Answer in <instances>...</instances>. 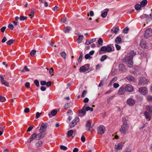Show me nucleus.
Masks as SVG:
<instances>
[{"instance_id":"obj_1","label":"nucleus","mask_w":152,"mask_h":152,"mask_svg":"<svg viewBox=\"0 0 152 152\" xmlns=\"http://www.w3.org/2000/svg\"><path fill=\"white\" fill-rule=\"evenodd\" d=\"M47 126V124L42 123L39 131V133L37 134L35 133L33 134L28 139L27 142H30L34 140H39L44 137L46 134L45 132Z\"/></svg>"},{"instance_id":"obj_3","label":"nucleus","mask_w":152,"mask_h":152,"mask_svg":"<svg viewBox=\"0 0 152 152\" xmlns=\"http://www.w3.org/2000/svg\"><path fill=\"white\" fill-rule=\"evenodd\" d=\"M129 128V125L127 121H124L123 120V124L120 129V131L122 133L126 134Z\"/></svg>"},{"instance_id":"obj_49","label":"nucleus","mask_w":152,"mask_h":152,"mask_svg":"<svg viewBox=\"0 0 152 152\" xmlns=\"http://www.w3.org/2000/svg\"><path fill=\"white\" fill-rule=\"evenodd\" d=\"M117 77H114L112 80L111 81L110 83V84H111L113 83L116 81Z\"/></svg>"},{"instance_id":"obj_26","label":"nucleus","mask_w":152,"mask_h":152,"mask_svg":"<svg viewBox=\"0 0 152 152\" xmlns=\"http://www.w3.org/2000/svg\"><path fill=\"white\" fill-rule=\"evenodd\" d=\"M83 35H80L78 36V42L79 43H80L81 42L82 40H83Z\"/></svg>"},{"instance_id":"obj_22","label":"nucleus","mask_w":152,"mask_h":152,"mask_svg":"<svg viewBox=\"0 0 152 152\" xmlns=\"http://www.w3.org/2000/svg\"><path fill=\"white\" fill-rule=\"evenodd\" d=\"M119 30V28L118 27H115L113 28L111 30V31L113 33H114L115 34H116L118 32Z\"/></svg>"},{"instance_id":"obj_45","label":"nucleus","mask_w":152,"mask_h":152,"mask_svg":"<svg viewBox=\"0 0 152 152\" xmlns=\"http://www.w3.org/2000/svg\"><path fill=\"white\" fill-rule=\"evenodd\" d=\"M129 30V28L127 27H126L123 30V32L125 34H126L127 33L128 31Z\"/></svg>"},{"instance_id":"obj_29","label":"nucleus","mask_w":152,"mask_h":152,"mask_svg":"<svg viewBox=\"0 0 152 152\" xmlns=\"http://www.w3.org/2000/svg\"><path fill=\"white\" fill-rule=\"evenodd\" d=\"M73 133V131L72 130H70L67 132V136L70 137L72 136Z\"/></svg>"},{"instance_id":"obj_42","label":"nucleus","mask_w":152,"mask_h":152,"mask_svg":"<svg viewBox=\"0 0 152 152\" xmlns=\"http://www.w3.org/2000/svg\"><path fill=\"white\" fill-rule=\"evenodd\" d=\"M29 70V69L27 68V67L25 66L24 67L23 69L21 70V72H24L25 71H28Z\"/></svg>"},{"instance_id":"obj_27","label":"nucleus","mask_w":152,"mask_h":152,"mask_svg":"<svg viewBox=\"0 0 152 152\" xmlns=\"http://www.w3.org/2000/svg\"><path fill=\"white\" fill-rule=\"evenodd\" d=\"M71 29V28L70 27L66 26L64 29V31L65 33H69Z\"/></svg>"},{"instance_id":"obj_13","label":"nucleus","mask_w":152,"mask_h":152,"mask_svg":"<svg viewBox=\"0 0 152 152\" xmlns=\"http://www.w3.org/2000/svg\"><path fill=\"white\" fill-rule=\"evenodd\" d=\"M86 130L90 132L91 131V129L92 128L91 123L89 121H87L86 122Z\"/></svg>"},{"instance_id":"obj_7","label":"nucleus","mask_w":152,"mask_h":152,"mask_svg":"<svg viewBox=\"0 0 152 152\" xmlns=\"http://www.w3.org/2000/svg\"><path fill=\"white\" fill-rule=\"evenodd\" d=\"M124 87L126 91L128 92H131L133 91V87L130 84L126 85Z\"/></svg>"},{"instance_id":"obj_11","label":"nucleus","mask_w":152,"mask_h":152,"mask_svg":"<svg viewBox=\"0 0 152 152\" xmlns=\"http://www.w3.org/2000/svg\"><path fill=\"white\" fill-rule=\"evenodd\" d=\"M78 118L76 117L70 123L69 126L71 128L74 127L77 124V122L78 120Z\"/></svg>"},{"instance_id":"obj_43","label":"nucleus","mask_w":152,"mask_h":152,"mask_svg":"<svg viewBox=\"0 0 152 152\" xmlns=\"http://www.w3.org/2000/svg\"><path fill=\"white\" fill-rule=\"evenodd\" d=\"M36 53V51L35 50H33L30 52V54L31 56H33L35 55Z\"/></svg>"},{"instance_id":"obj_34","label":"nucleus","mask_w":152,"mask_h":152,"mask_svg":"<svg viewBox=\"0 0 152 152\" xmlns=\"http://www.w3.org/2000/svg\"><path fill=\"white\" fill-rule=\"evenodd\" d=\"M141 7L142 6L141 5H140L139 4H137L135 6V8L136 10H139L140 9Z\"/></svg>"},{"instance_id":"obj_23","label":"nucleus","mask_w":152,"mask_h":152,"mask_svg":"<svg viewBox=\"0 0 152 152\" xmlns=\"http://www.w3.org/2000/svg\"><path fill=\"white\" fill-rule=\"evenodd\" d=\"M127 79L130 82H134L135 78L134 77L132 76H129L127 77Z\"/></svg>"},{"instance_id":"obj_55","label":"nucleus","mask_w":152,"mask_h":152,"mask_svg":"<svg viewBox=\"0 0 152 152\" xmlns=\"http://www.w3.org/2000/svg\"><path fill=\"white\" fill-rule=\"evenodd\" d=\"M114 96H112L107 99V101L108 103L110 101L112 100L113 98L114 97Z\"/></svg>"},{"instance_id":"obj_30","label":"nucleus","mask_w":152,"mask_h":152,"mask_svg":"<svg viewBox=\"0 0 152 152\" xmlns=\"http://www.w3.org/2000/svg\"><path fill=\"white\" fill-rule=\"evenodd\" d=\"M147 110L149 112H150V114H152V107L150 106H148L147 107Z\"/></svg>"},{"instance_id":"obj_60","label":"nucleus","mask_w":152,"mask_h":152,"mask_svg":"<svg viewBox=\"0 0 152 152\" xmlns=\"http://www.w3.org/2000/svg\"><path fill=\"white\" fill-rule=\"evenodd\" d=\"M119 85L118 84L115 83H114L113 84L114 87L115 88H117L119 87Z\"/></svg>"},{"instance_id":"obj_17","label":"nucleus","mask_w":152,"mask_h":152,"mask_svg":"<svg viewBox=\"0 0 152 152\" xmlns=\"http://www.w3.org/2000/svg\"><path fill=\"white\" fill-rule=\"evenodd\" d=\"M126 91L124 86H123L122 87L119 88L118 93V94L119 95L123 94L125 93Z\"/></svg>"},{"instance_id":"obj_36","label":"nucleus","mask_w":152,"mask_h":152,"mask_svg":"<svg viewBox=\"0 0 152 152\" xmlns=\"http://www.w3.org/2000/svg\"><path fill=\"white\" fill-rule=\"evenodd\" d=\"M6 101V99L5 97L0 96V102H4Z\"/></svg>"},{"instance_id":"obj_10","label":"nucleus","mask_w":152,"mask_h":152,"mask_svg":"<svg viewBox=\"0 0 152 152\" xmlns=\"http://www.w3.org/2000/svg\"><path fill=\"white\" fill-rule=\"evenodd\" d=\"M98 132L100 134H104L105 131V128L103 126H100L97 129Z\"/></svg>"},{"instance_id":"obj_2","label":"nucleus","mask_w":152,"mask_h":152,"mask_svg":"<svg viewBox=\"0 0 152 152\" xmlns=\"http://www.w3.org/2000/svg\"><path fill=\"white\" fill-rule=\"evenodd\" d=\"M136 55V53L134 51L132 50L125 57V60L126 63L129 67H132L133 62L132 59L133 56Z\"/></svg>"},{"instance_id":"obj_33","label":"nucleus","mask_w":152,"mask_h":152,"mask_svg":"<svg viewBox=\"0 0 152 152\" xmlns=\"http://www.w3.org/2000/svg\"><path fill=\"white\" fill-rule=\"evenodd\" d=\"M83 57V53H82L80 54V55L79 57V58L78 59V61L79 63H80L81 62V61L82 60V58Z\"/></svg>"},{"instance_id":"obj_50","label":"nucleus","mask_w":152,"mask_h":152,"mask_svg":"<svg viewBox=\"0 0 152 152\" xmlns=\"http://www.w3.org/2000/svg\"><path fill=\"white\" fill-rule=\"evenodd\" d=\"M87 93V91H86L84 90L82 93V97L83 98L85 97L86 95V94Z\"/></svg>"},{"instance_id":"obj_31","label":"nucleus","mask_w":152,"mask_h":152,"mask_svg":"<svg viewBox=\"0 0 152 152\" xmlns=\"http://www.w3.org/2000/svg\"><path fill=\"white\" fill-rule=\"evenodd\" d=\"M5 126H2L0 127V136L1 135L4 131Z\"/></svg>"},{"instance_id":"obj_41","label":"nucleus","mask_w":152,"mask_h":152,"mask_svg":"<svg viewBox=\"0 0 152 152\" xmlns=\"http://www.w3.org/2000/svg\"><path fill=\"white\" fill-rule=\"evenodd\" d=\"M147 99L148 101L152 103V96H147Z\"/></svg>"},{"instance_id":"obj_37","label":"nucleus","mask_w":152,"mask_h":152,"mask_svg":"<svg viewBox=\"0 0 152 152\" xmlns=\"http://www.w3.org/2000/svg\"><path fill=\"white\" fill-rule=\"evenodd\" d=\"M14 40L12 39H10L7 41L6 42L7 45H11L13 43Z\"/></svg>"},{"instance_id":"obj_19","label":"nucleus","mask_w":152,"mask_h":152,"mask_svg":"<svg viewBox=\"0 0 152 152\" xmlns=\"http://www.w3.org/2000/svg\"><path fill=\"white\" fill-rule=\"evenodd\" d=\"M123 147V145L121 143H119L117 145H115V149L116 151L121 149Z\"/></svg>"},{"instance_id":"obj_20","label":"nucleus","mask_w":152,"mask_h":152,"mask_svg":"<svg viewBox=\"0 0 152 152\" xmlns=\"http://www.w3.org/2000/svg\"><path fill=\"white\" fill-rule=\"evenodd\" d=\"M119 70L123 72H125L126 71V68L124 65L122 64H119Z\"/></svg>"},{"instance_id":"obj_48","label":"nucleus","mask_w":152,"mask_h":152,"mask_svg":"<svg viewBox=\"0 0 152 152\" xmlns=\"http://www.w3.org/2000/svg\"><path fill=\"white\" fill-rule=\"evenodd\" d=\"M61 56L63 58H66V53L64 52H62L61 53Z\"/></svg>"},{"instance_id":"obj_57","label":"nucleus","mask_w":152,"mask_h":152,"mask_svg":"<svg viewBox=\"0 0 152 152\" xmlns=\"http://www.w3.org/2000/svg\"><path fill=\"white\" fill-rule=\"evenodd\" d=\"M33 126H30L28 128V129L27 132H29L31 131V130L33 129Z\"/></svg>"},{"instance_id":"obj_53","label":"nucleus","mask_w":152,"mask_h":152,"mask_svg":"<svg viewBox=\"0 0 152 152\" xmlns=\"http://www.w3.org/2000/svg\"><path fill=\"white\" fill-rule=\"evenodd\" d=\"M49 73L51 75H53L54 73V71L53 69L52 68H51L49 70Z\"/></svg>"},{"instance_id":"obj_54","label":"nucleus","mask_w":152,"mask_h":152,"mask_svg":"<svg viewBox=\"0 0 152 152\" xmlns=\"http://www.w3.org/2000/svg\"><path fill=\"white\" fill-rule=\"evenodd\" d=\"M41 114V113L38 112H37L36 113L35 118L36 119L38 118L39 117Z\"/></svg>"},{"instance_id":"obj_52","label":"nucleus","mask_w":152,"mask_h":152,"mask_svg":"<svg viewBox=\"0 0 152 152\" xmlns=\"http://www.w3.org/2000/svg\"><path fill=\"white\" fill-rule=\"evenodd\" d=\"M85 57L86 59H88V58H92V57H91L90 55L88 54H86L85 56Z\"/></svg>"},{"instance_id":"obj_47","label":"nucleus","mask_w":152,"mask_h":152,"mask_svg":"<svg viewBox=\"0 0 152 152\" xmlns=\"http://www.w3.org/2000/svg\"><path fill=\"white\" fill-rule=\"evenodd\" d=\"M29 16L31 17V18L34 16V12L33 9H31V12Z\"/></svg>"},{"instance_id":"obj_4","label":"nucleus","mask_w":152,"mask_h":152,"mask_svg":"<svg viewBox=\"0 0 152 152\" xmlns=\"http://www.w3.org/2000/svg\"><path fill=\"white\" fill-rule=\"evenodd\" d=\"M112 48L110 45H107L106 46H103L100 50L103 51H106L107 52H110L112 51Z\"/></svg>"},{"instance_id":"obj_18","label":"nucleus","mask_w":152,"mask_h":152,"mask_svg":"<svg viewBox=\"0 0 152 152\" xmlns=\"http://www.w3.org/2000/svg\"><path fill=\"white\" fill-rule=\"evenodd\" d=\"M144 115L145 116V118L148 120L149 121L151 118H152V114L151 113L150 114V113L147 112L145 111L144 113Z\"/></svg>"},{"instance_id":"obj_16","label":"nucleus","mask_w":152,"mask_h":152,"mask_svg":"<svg viewBox=\"0 0 152 152\" xmlns=\"http://www.w3.org/2000/svg\"><path fill=\"white\" fill-rule=\"evenodd\" d=\"M0 80H1V83L6 86H8L9 85L8 83L6 81L4 80V78L3 75H0Z\"/></svg>"},{"instance_id":"obj_39","label":"nucleus","mask_w":152,"mask_h":152,"mask_svg":"<svg viewBox=\"0 0 152 152\" xmlns=\"http://www.w3.org/2000/svg\"><path fill=\"white\" fill-rule=\"evenodd\" d=\"M34 83L37 87H38L39 86V82L37 80H35L34 81Z\"/></svg>"},{"instance_id":"obj_51","label":"nucleus","mask_w":152,"mask_h":152,"mask_svg":"<svg viewBox=\"0 0 152 152\" xmlns=\"http://www.w3.org/2000/svg\"><path fill=\"white\" fill-rule=\"evenodd\" d=\"M70 107V104L69 103H67L66 104H65L64 106V108L66 109H67L68 108H69Z\"/></svg>"},{"instance_id":"obj_8","label":"nucleus","mask_w":152,"mask_h":152,"mask_svg":"<svg viewBox=\"0 0 152 152\" xmlns=\"http://www.w3.org/2000/svg\"><path fill=\"white\" fill-rule=\"evenodd\" d=\"M89 66V64H86L81 66L79 69L80 72H84L87 71Z\"/></svg>"},{"instance_id":"obj_40","label":"nucleus","mask_w":152,"mask_h":152,"mask_svg":"<svg viewBox=\"0 0 152 152\" xmlns=\"http://www.w3.org/2000/svg\"><path fill=\"white\" fill-rule=\"evenodd\" d=\"M57 111L56 110H53L51 112V114L53 116H54L56 114Z\"/></svg>"},{"instance_id":"obj_35","label":"nucleus","mask_w":152,"mask_h":152,"mask_svg":"<svg viewBox=\"0 0 152 152\" xmlns=\"http://www.w3.org/2000/svg\"><path fill=\"white\" fill-rule=\"evenodd\" d=\"M107 56L106 55L102 56L100 59V61L101 62L104 61L106 59Z\"/></svg>"},{"instance_id":"obj_32","label":"nucleus","mask_w":152,"mask_h":152,"mask_svg":"<svg viewBox=\"0 0 152 152\" xmlns=\"http://www.w3.org/2000/svg\"><path fill=\"white\" fill-rule=\"evenodd\" d=\"M148 17V15L147 14H144L140 16V18L142 19H143L147 18Z\"/></svg>"},{"instance_id":"obj_56","label":"nucleus","mask_w":152,"mask_h":152,"mask_svg":"<svg viewBox=\"0 0 152 152\" xmlns=\"http://www.w3.org/2000/svg\"><path fill=\"white\" fill-rule=\"evenodd\" d=\"M8 27L10 29L12 30L14 28V26L12 24H9L8 26Z\"/></svg>"},{"instance_id":"obj_28","label":"nucleus","mask_w":152,"mask_h":152,"mask_svg":"<svg viewBox=\"0 0 152 152\" xmlns=\"http://www.w3.org/2000/svg\"><path fill=\"white\" fill-rule=\"evenodd\" d=\"M42 144V142L41 141H39L38 142L35 144V146L36 148L40 147Z\"/></svg>"},{"instance_id":"obj_9","label":"nucleus","mask_w":152,"mask_h":152,"mask_svg":"<svg viewBox=\"0 0 152 152\" xmlns=\"http://www.w3.org/2000/svg\"><path fill=\"white\" fill-rule=\"evenodd\" d=\"M148 82V79L144 77L141 78L139 80V85H144Z\"/></svg>"},{"instance_id":"obj_25","label":"nucleus","mask_w":152,"mask_h":152,"mask_svg":"<svg viewBox=\"0 0 152 152\" xmlns=\"http://www.w3.org/2000/svg\"><path fill=\"white\" fill-rule=\"evenodd\" d=\"M121 38L120 37H118L115 39V42L116 43L119 44L121 42Z\"/></svg>"},{"instance_id":"obj_14","label":"nucleus","mask_w":152,"mask_h":152,"mask_svg":"<svg viewBox=\"0 0 152 152\" xmlns=\"http://www.w3.org/2000/svg\"><path fill=\"white\" fill-rule=\"evenodd\" d=\"M139 92L143 95H145L148 93L147 89L145 87H141L139 89Z\"/></svg>"},{"instance_id":"obj_24","label":"nucleus","mask_w":152,"mask_h":152,"mask_svg":"<svg viewBox=\"0 0 152 152\" xmlns=\"http://www.w3.org/2000/svg\"><path fill=\"white\" fill-rule=\"evenodd\" d=\"M147 4V0H143L140 2V5L142 7L146 6Z\"/></svg>"},{"instance_id":"obj_44","label":"nucleus","mask_w":152,"mask_h":152,"mask_svg":"<svg viewBox=\"0 0 152 152\" xmlns=\"http://www.w3.org/2000/svg\"><path fill=\"white\" fill-rule=\"evenodd\" d=\"M103 43V40L101 38L99 39L98 41V43L99 45H102Z\"/></svg>"},{"instance_id":"obj_64","label":"nucleus","mask_w":152,"mask_h":152,"mask_svg":"<svg viewBox=\"0 0 152 152\" xmlns=\"http://www.w3.org/2000/svg\"><path fill=\"white\" fill-rule=\"evenodd\" d=\"M102 65L101 64H98L96 65V70H98L101 67Z\"/></svg>"},{"instance_id":"obj_6","label":"nucleus","mask_w":152,"mask_h":152,"mask_svg":"<svg viewBox=\"0 0 152 152\" xmlns=\"http://www.w3.org/2000/svg\"><path fill=\"white\" fill-rule=\"evenodd\" d=\"M140 45L142 48L144 49H147L148 48V45L144 40L142 39L140 43Z\"/></svg>"},{"instance_id":"obj_21","label":"nucleus","mask_w":152,"mask_h":152,"mask_svg":"<svg viewBox=\"0 0 152 152\" xmlns=\"http://www.w3.org/2000/svg\"><path fill=\"white\" fill-rule=\"evenodd\" d=\"M109 10L108 9H105L104 10V11L101 14V16L103 18H105L107 15V13L108 11H109Z\"/></svg>"},{"instance_id":"obj_59","label":"nucleus","mask_w":152,"mask_h":152,"mask_svg":"<svg viewBox=\"0 0 152 152\" xmlns=\"http://www.w3.org/2000/svg\"><path fill=\"white\" fill-rule=\"evenodd\" d=\"M46 84V82L45 81H42L40 82V84L42 86H44Z\"/></svg>"},{"instance_id":"obj_38","label":"nucleus","mask_w":152,"mask_h":152,"mask_svg":"<svg viewBox=\"0 0 152 152\" xmlns=\"http://www.w3.org/2000/svg\"><path fill=\"white\" fill-rule=\"evenodd\" d=\"M85 109L86 111L90 110L91 111H92L93 110V109L92 107H86L85 106Z\"/></svg>"},{"instance_id":"obj_62","label":"nucleus","mask_w":152,"mask_h":152,"mask_svg":"<svg viewBox=\"0 0 152 152\" xmlns=\"http://www.w3.org/2000/svg\"><path fill=\"white\" fill-rule=\"evenodd\" d=\"M116 48L117 50H119L121 49V46L118 44L115 45Z\"/></svg>"},{"instance_id":"obj_46","label":"nucleus","mask_w":152,"mask_h":152,"mask_svg":"<svg viewBox=\"0 0 152 152\" xmlns=\"http://www.w3.org/2000/svg\"><path fill=\"white\" fill-rule=\"evenodd\" d=\"M60 148L64 150H66L67 149V148L66 146L64 145H61L60 147Z\"/></svg>"},{"instance_id":"obj_63","label":"nucleus","mask_w":152,"mask_h":152,"mask_svg":"<svg viewBox=\"0 0 152 152\" xmlns=\"http://www.w3.org/2000/svg\"><path fill=\"white\" fill-rule=\"evenodd\" d=\"M59 7L57 6L55 7L53 9V10L56 12L58 10Z\"/></svg>"},{"instance_id":"obj_12","label":"nucleus","mask_w":152,"mask_h":152,"mask_svg":"<svg viewBox=\"0 0 152 152\" xmlns=\"http://www.w3.org/2000/svg\"><path fill=\"white\" fill-rule=\"evenodd\" d=\"M86 110L85 109V106H84L82 109L79 110V116L80 117L84 116L86 114Z\"/></svg>"},{"instance_id":"obj_61","label":"nucleus","mask_w":152,"mask_h":152,"mask_svg":"<svg viewBox=\"0 0 152 152\" xmlns=\"http://www.w3.org/2000/svg\"><path fill=\"white\" fill-rule=\"evenodd\" d=\"M51 82L50 81H48V82L46 83V85L48 87H49L51 85Z\"/></svg>"},{"instance_id":"obj_15","label":"nucleus","mask_w":152,"mask_h":152,"mask_svg":"<svg viewBox=\"0 0 152 152\" xmlns=\"http://www.w3.org/2000/svg\"><path fill=\"white\" fill-rule=\"evenodd\" d=\"M126 103L130 106H133L135 103V101L132 98H129L127 100Z\"/></svg>"},{"instance_id":"obj_58","label":"nucleus","mask_w":152,"mask_h":152,"mask_svg":"<svg viewBox=\"0 0 152 152\" xmlns=\"http://www.w3.org/2000/svg\"><path fill=\"white\" fill-rule=\"evenodd\" d=\"M81 140L83 142H84L86 140V138L84 135H82L81 137Z\"/></svg>"},{"instance_id":"obj_5","label":"nucleus","mask_w":152,"mask_h":152,"mask_svg":"<svg viewBox=\"0 0 152 152\" xmlns=\"http://www.w3.org/2000/svg\"><path fill=\"white\" fill-rule=\"evenodd\" d=\"M152 36V29L150 28L147 29L145 32L144 36L146 38H148Z\"/></svg>"}]
</instances>
